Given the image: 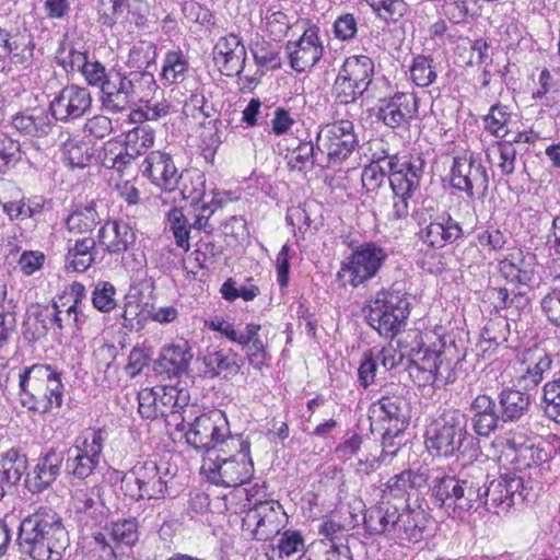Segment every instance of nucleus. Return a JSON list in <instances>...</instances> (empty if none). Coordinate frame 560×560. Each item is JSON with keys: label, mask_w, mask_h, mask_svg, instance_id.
Segmentation results:
<instances>
[{"label": "nucleus", "mask_w": 560, "mask_h": 560, "mask_svg": "<svg viewBox=\"0 0 560 560\" xmlns=\"http://www.w3.org/2000/svg\"><path fill=\"white\" fill-rule=\"evenodd\" d=\"M86 83L100 89V101L109 113H122L139 101H145L158 89L153 74L149 71H107L105 66L90 61L82 71Z\"/></svg>", "instance_id": "f257e3e1"}, {"label": "nucleus", "mask_w": 560, "mask_h": 560, "mask_svg": "<svg viewBox=\"0 0 560 560\" xmlns=\"http://www.w3.org/2000/svg\"><path fill=\"white\" fill-rule=\"evenodd\" d=\"M16 544L20 553L32 560H59L69 537L61 516L51 508L39 506L21 521Z\"/></svg>", "instance_id": "f03ea898"}, {"label": "nucleus", "mask_w": 560, "mask_h": 560, "mask_svg": "<svg viewBox=\"0 0 560 560\" xmlns=\"http://www.w3.org/2000/svg\"><path fill=\"white\" fill-rule=\"evenodd\" d=\"M201 474L213 485L237 487L249 481L254 475L249 442L242 436L231 438L224 447L205 456Z\"/></svg>", "instance_id": "7ed1b4c3"}, {"label": "nucleus", "mask_w": 560, "mask_h": 560, "mask_svg": "<svg viewBox=\"0 0 560 560\" xmlns=\"http://www.w3.org/2000/svg\"><path fill=\"white\" fill-rule=\"evenodd\" d=\"M470 470L469 478L443 476L433 480L432 495L440 502V508L452 512L454 516H460L471 509L482 508L486 475L480 467L472 466Z\"/></svg>", "instance_id": "20e7f679"}, {"label": "nucleus", "mask_w": 560, "mask_h": 560, "mask_svg": "<svg viewBox=\"0 0 560 560\" xmlns=\"http://www.w3.org/2000/svg\"><path fill=\"white\" fill-rule=\"evenodd\" d=\"M22 405L46 413L62 404V383L58 372L46 364H33L19 374Z\"/></svg>", "instance_id": "39448f33"}, {"label": "nucleus", "mask_w": 560, "mask_h": 560, "mask_svg": "<svg viewBox=\"0 0 560 560\" xmlns=\"http://www.w3.org/2000/svg\"><path fill=\"white\" fill-rule=\"evenodd\" d=\"M386 163L389 170L388 183L394 194L388 219L399 221L409 215V200L420 186L425 162L421 154H405L395 155Z\"/></svg>", "instance_id": "423d86ee"}, {"label": "nucleus", "mask_w": 560, "mask_h": 560, "mask_svg": "<svg viewBox=\"0 0 560 560\" xmlns=\"http://www.w3.org/2000/svg\"><path fill=\"white\" fill-rule=\"evenodd\" d=\"M369 325L381 336H396L409 315L408 299L399 292L380 291L363 308Z\"/></svg>", "instance_id": "0eeeda50"}, {"label": "nucleus", "mask_w": 560, "mask_h": 560, "mask_svg": "<svg viewBox=\"0 0 560 560\" xmlns=\"http://www.w3.org/2000/svg\"><path fill=\"white\" fill-rule=\"evenodd\" d=\"M171 479L167 468L154 460L137 463L121 478V490L132 500H162L167 494Z\"/></svg>", "instance_id": "6e6552de"}, {"label": "nucleus", "mask_w": 560, "mask_h": 560, "mask_svg": "<svg viewBox=\"0 0 560 560\" xmlns=\"http://www.w3.org/2000/svg\"><path fill=\"white\" fill-rule=\"evenodd\" d=\"M387 258L388 254L382 246L373 242L363 243L341 261L337 280L342 287L357 288L374 278Z\"/></svg>", "instance_id": "1a4fd4ad"}, {"label": "nucleus", "mask_w": 560, "mask_h": 560, "mask_svg": "<svg viewBox=\"0 0 560 560\" xmlns=\"http://www.w3.org/2000/svg\"><path fill=\"white\" fill-rule=\"evenodd\" d=\"M467 424V417L460 410H444L428 433L427 447L439 456H453L466 440Z\"/></svg>", "instance_id": "9d476101"}, {"label": "nucleus", "mask_w": 560, "mask_h": 560, "mask_svg": "<svg viewBox=\"0 0 560 560\" xmlns=\"http://www.w3.org/2000/svg\"><path fill=\"white\" fill-rule=\"evenodd\" d=\"M398 346L406 349L410 358L409 374L419 386L433 385L442 375V353L422 347L421 332L410 330L398 340Z\"/></svg>", "instance_id": "9b49d317"}, {"label": "nucleus", "mask_w": 560, "mask_h": 560, "mask_svg": "<svg viewBox=\"0 0 560 560\" xmlns=\"http://www.w3.org/2000/svg\"><path fill=\"white\" fill-rule=\"evenodd\" d=\"M236 436L231 434L226 416L221 410L196 417L185 432L186 442L194 448L203 451L205 456H209L211 451L224 447L225 442Z\"/></svg>", "instance_id": "f8f14e48"}, {"label": "nucleus", "mask_w": 560, "mask_h": 560, "mask_svg": "<svg viewBox=\"0 0 560 560\" xmlns=\"http://www.w3.org/2000/svg\"><path fill=\"white\" fill-rule=\"evenodd\" d=\"M106 433L102 429L89 428L79 435L67 452L66 470L80 480L86 479L100 465Z\"/></svg>", "instance_id": "ddd939ff"}, {"label": "nucleus", "mask_w": 560, "mask_h": 560, "mask_svg": "<svg viewBox=\"0 0 560 560\" xmlns=\"http://www.w3.org/2000/svg\"><path fill=\"white\" fill-rule=\"evenodd\" d=\"M450 183L469 198L483 199L489 188V176L481 159L474 153H465L453 159Z\"/></svg>", "instance_id": "4468645a"}, {"label": "nucleus", "mask_w": 560, "mask_h": 560, "mask_svg": "<svg viewBox=\"0 0 560 560\" xmlns=\"http://www.w3.org/2000/svg\"><path fill=\"white\" fill-rule=\"evenodd\" d=\"M358 145V137L351 120L340 119L320 128L316 137V148L329 162L346 160Z\"/></svg>", "instance_id": "2eb2a0df"}, {"label": "nucleus", "mask_w": 560, "mask_h": 560, "mask_svg": "<svg viewBox=\"0 0 560 560\" xmlns=\"http://www.w3.org/2000/svg\"><path fill=\"white\" fill-rule=\"evenodd\" d=\"M527 495V488L521 477L504 475L488 485L483 479L482 508L488 512H506L515 504L516 499L524 501Z\"/></svg>", "instance_id": "dca6fc26"}, {"label": "nucleus", "mask_w": 560, "mask_h": 560, "mask_svg": "<svg viewBox=\"0 0 560 560\" xmlns=\"http://www.w3.org/2000/svg\"><path fill=\"white\" fill-rule=\"evenodd\" d=\"M373 416L383 423V444L394 446L392 440L398 436L408 425L409 402L402 394L384 395L371 407Z\"/></svg>", "instance_id": "f3484780"}, {"label": "nucleus", "mask_w": 560, "mask_h": 560, "mask_svg": "<svg viewBox=\"0 0 560 560\" xmlns=\"http://www.w3.org/2000/svg\"><path fill=\"white\" fill-rule=\"evenodd\" d=\"M281 505L276 501H260L249 509L243 520L242 529L250 538L267 540L280 532Z\"/></svg>", "instance_id": "a211bd4d"}, {"label": "nucleus", "mask_w": 560, "mask_h": 560, "mask_svg": "<svg viewBox=\"0 0 560 560\" xmlns=\"http://www.w3.org/2000/svg\"><path fill=\"white\" fill-rule=\"evenodd\" d=\"M91 106L90 91L86 88L70 84L50 102L49 110L56 120L68 121L82 117Z\"/></svg>", "instance_id": "6ab92c4d"}, {"label": "nucleus", "mask_w": 560, "mask_h": 560, "mask_svg": "<svg viewBox=\"0 0 560 560\" xmlns=\"http://www.w3.org/2000/svg\"><path fill=\"white\" fill-rule=\"evenodd\" d=\"M319 28L315 25L304 31L296 42L287 44L291 67L303 72L315 66L323 57L324 46L319 39Z\"/></svg>", "instance_id": "aec40b11"}, {"label": "nucleus", "mask_w": 560, "mask_h": 560, "mask_svg": "<svg viewBox=\"0 0 560 560\" xmlns=\"http://www.w3.org/2000/svg\"><path fill=\"white\" fill-rule=\"evenodd\" d=\"M213 60L226 77L238 75L246 61V48L235 34L221 37L213 48Z\"/></svg>", "instance_id": "412c9836"}, {"label": "nucleus", "mask_w": 560, "mask_h": 560, "mask_svg": "<svg viewBox=\"0 0 560 560\" xmlns=\"http://www.w3.org/2000/svg\"><path fill=\"white\" fill-rule=\"evenodd\" d=\"M143 176L161 189L172 191L178 182V171L172 156L162 151H151L141 164Z\"/></svg>", "instance_id": "4be33fe9"}, {"label": "nucleus", "mask_w": 560, "mask_h": 560, "mask_svg": "<svg viewBox=\"0 0 560 560\" xmlns=\"http://www.w3.org/2000/svg\"><path fill=\"white\" fill-rule=\"evenodd\" d=\"M175 188H178L182 198L190 200L191 205H199L200 210L213 213L219 207L213 195L206 192V176L198 168L183 171L178 175V182Z\"/></svg>", "instance_id": "5701e85b"}, {"label": "nucleus", "mask_w": 560, "mask_h": 560, "mask_svg": "<svg viewBox=\"0 0 560 560\" xmlns=\"http://www.w3.org/2000/svg\"><path fill=\"white\" fill-rule=\"evenodd\" d=\"M560 376V355L545 350H535L526 358V369L521 381L526 387H536L542 380Z\"/></svg>", "instance_id": "b1692460"}, {"label": "nucleus", "mask_w": 560, "mask_h": 560, "mask_svg": "<svg viewBox=\"0 0 560 560\" xmlns=\"http://www.w3.org/2000/svg\"><path fill=\"white\" fill-rule=\"evenodd\" d=\"M418 98L412 93H396L378 108L377 117L389 128L408 124L417 116Z\"/></svg>", "instance_id": "393cba45"}, {"label": "nucleus", "mask_w": 560, "mask_h": 560, "mask_svg": "<svg viewBox=\"0 0 560 560\" xmlns=\"http://www.w3.org/2000/svg\"><path fill=\"white\" fill-rule=\"evenodd\" d=\"M420 240L432 248H442L463 236V229L448 213H442L419 232Z\"/></svg>", "instance_id": "a878e982"}, {"label": "nucleus", "mask_w": 560, "mask_h": 560, "mask_svg": "<svg viewBox=\"0 0 560 560\" xmlns=\"http://www.w3.org/2000/svg\"><path fill=\"white\" fill-rule=\"evenodd\" d=\"M0 47L10 55L14 63L27 66L33 59L35 43L32 34L25 28H0Z\"/></svg>", "instance_id": "bb28decb"}, {"label": "nucleus", "mask_w": 560, "mask_h": 560, "mask_svg": "<svg viewBox=\"0 0 560 560\" xmlns=\"http://www.w3.org/2000/svg\"><path fill=\"white\" fill-rule=\"evenodd\" d=\"M62 453L56 448H49L39 459L32 474L26 477V485L32 492H40L48 488L59 476Z\"/></svg>", "instance_id": "cd10ccee"}, {"label": "nucleus", "mask_w": 560, "mask_h": 560, "mask_svg": "<svg viewBox=\"0 0 560 560\" xmlns=\"http://www.w3.org/2000/svg\"><path fill=\"white\" fill-rule=\"evenodd\" d=\"M535 256L521 250L510 254L500 261V272L510 282L529 287L535 277Z\"/></svg>", "instance_id": "c85d7f7f"}, {"label": "nucleus", "mask_w": 560, "mask_h": 560, "mask_svg": "<svg viewBox=\"0 0 560 560\" xmlns=\"http://www.w3.org/2000/svg\"><path fill=\"white\" fill-rule=\"evenodd\" d=\"M136 241V235L127 222L113 221L105 223L98 231V244L110 254L128 250Z\"/></svg>", "instance_id": "c756f323"}, {"label": "nucleus", "mask_w": 560, "mask_h": 560, "mask_svg": "<svg viewBox=\"0 0 560 560\" xmlns=\"http://www.w3.org/2000/svg\"><path fill=\"white\" fill-rule=\"evenodd\" d=\"M398 508L389 502L382 501L365 511L363 524L372 535L393 533L398 522Z\"/></svg>", "instance_id": "7c9ffc66"}, {"label": "nucleus", "mask_w": 560, "mask_h": 560, "mask_svg": "<svg viewBox=\"0 0 560 560\" xmlns=\"http://www.w3.org/2000/svg\"><path fill=\"white\" fill-rule=\"evenodd\" d=\"M68 244L66 255L67 268L77 272H84L95 261V240L88 236L78 238L69 237Z\"/></svg>", "instance_id": "2f4dec72"}, {"label": "nucleus", "mask_w": 560, "mask_h": 560, "mask_svg": "<svg viewBox=\"0 0 560 560\" xmlns=\"http://www.w3.org/2000/svg\"><path fill=\"white\" fill-rule=\"evenodd\" d=\"M192 358L191 347L184 338H178L171 345L165 346L160 354L163 368L174 375L185 373Z\"/></svg>", "instance_id": "473e14b6"}, {"label": "nucleus", "mask_w": 560, "mask_h": 560, "mask_svg": "<svg viewBox=\"0 0 560 560\" xmlns=\"http://www.w3.org/2000/svg\"><path fill=\"white\" fill-rule=\"evenodd\" d=\"M339 73L365 92L373 80L374 62L364 55L351 56L345 60Z\"/></svg>", "instance_id": "72a5a7b5"}, {"label": "nucleus", "mask_w": 560, "mask_h": 560, "mask_svg": "<svg viewBox=\"0 0 560 560\" xmlns=\"http://www.w3.org/2000/svg\"><path fill=\"white\" fill-rule=\"evenodd\" d=\"M12 126L25 136L43 138L51 130V118L45 110L34 109L14 115Z\"/></svg>", "instance_id": "f704fd0d"}, {"label": "nucleus", "mask_w": 560, "mask_h": 560, "mask_svg": "<svg viewBox=\"0 0 560 560\" xmlns=\"http://www.w3.org/2000/svg\"><path fill=\"white\" fill-rule=\"evenodd\" d=\"M499 405L502 421H517L529 409V395L518 389L505 388L499 395Z\"/></svg>", "instance_id": "c9c22d12"}, {"label": "nucleus", "mask_w": 560, "mask_h": 560, "mask_svg": "<svg viewBox=\"0 0 560 560\" xmlns=\"http://www.w3.org/2000/svg\"><path fill=\"white\" fill-rule=\"evenodd\" d=\"M27 468L26 456L16 448L7 451L0 460V480L3 485H16Z\"/></svg>", "instance_id": "e433bc0d"}, {"label": "nucleus", "mask_w": 560, "mask_h": 560, "mask_svg": "<svg viewBox=\"0 0 560 560\" xmlns=\"http://www.w3.org/2000/svg\"><path fill=\"white\" fill-rule=\"evenodd\" d=\"M505 446L514 453L513 460L523 468L544 463L547 454L532 442L518 443L514 438L505 440Z\"/></svg>", "instance_id": "4c0bfd02"}, {"label": "nucleus", "mask_w": 560, "mask_h": 560, "mask_svg": "<svg viewBox=\"0 0 560 560\" xmlns=\"http://www.w3.org/2000/svg\"><path fill=\"white\" fill-rule=\"evenodd\" d=\"M509 334L510 326L506 317L498 316L491 318L481 330L479 346L483 351L494 350L498 346L508 340Z\"/></svg>", "instance_id": "58836bf2"}, {"label": "nucleus", "mask_w": 560, "mask_h": 560, "mask_svg": "<svg viewBox=\"0 0 560 560\" xmlns=\"http://www.w3.org/2000/svg\"><path fill=\"white\" fill-rule=\"evenodd\" d=\"M100 223V217L92 207L72 212L66 219V228L75 238L83 237L91 233Z\"/></svg>", "instance_id": "ea45409f"}, {"label": "nucleus", "mask_w": 560, "mask_h": 560, "mask_svg": "<svg viewBox=\"0 0 560 560\" xmlns=\"http://www.w3.org/2000/svg\"><path fill=\"white\" fill-rule=\"evenodd\" d=\"M424 481L421 475H417L411 470H404L383 485L382 498L383 500L387 497L402 498L409 489L421 487Z\"/></svg>", "instance_id": "a19ab883"}, {"label": "nucleus", "mask_w": 560, "mask_h": 560, "mask_svg": "<svg viewBox=\"0 0 560 560\" xmlns=\"http://www.w3.org/2000/svg\"><path fill=\"white\" fill-rule=\"evenodd\" d=\"M203 363L212 376H218L225 372L228 374H236L238 372L237 354L231 350L209 351L203 357Z\"/></svg>", "instance_id": "79ce46f5"}, {"label": "nucleus", "mask_w": 560, "mask_h": 560, "mask_svg": "<svg viewBox=\"0 0 560 560\" xmlns=\"http://www.w3.org/2000/svg\"><path fill=\"white\" fill-rule=\"evenodd\" d=\"M188 71V61L179 50L168 51L164 58L162 80L165 84L182 83Z\"/></svg>", "instance_id": "37998d69"}, {"label": "nucleus", "mask_w": 560, "mask_h": 560, "mask_svg": "<svg viewBox=\"0 0 560 560\" xmlns=\"http://www.w3.org/2000/svg\"><path fill=\"white\" fill-rule=\"evenodd\" d=\"M107 529L116 544L128 547L135 546L140 537L139 522L135 517L113 522Z\"/></svg>", "instance_id": "c03bdc74"}, {"label": "nucleus", "mask_w": 560, "mask_h": 560, "mask_svg": "<svg viewBox=\"0 0 560 560\" xmlns=\"http://www.w3.org/2000/svg\"><path fill=\"white\" fill-rule=\"evenodd\" d=\"M319 155L323 154L312 141L301 142L288 156V165L291 170L305 171L320 160Z\"/></svg>", "instance_id": "a18cd8bd"}, {"label": "nucleus", "mask_w": 560, "mask_h": 560, "mask_svg": "<svg viewBox=\"0 0 560 560\" xmlns=\"http://www.w3.org/2000/svg\"><path fill=\"white\" fill-rule=\"evenodd\" d=\"M74 506L78 512L95 516L103 505L101 500V488L83 487L75 489L73 495Z\"/></svg>", "instance_id": "49530a36"}, {"label": "nucleus", "mask_w": 560, "mask_h": 560, "mask_svg": "<svg viewBox=\"0 0 560 560\" xmlns=\"http://www.w3.org/2000/svg\"><path fill=\"white\" fill-rule=\"evenodd\" d=\"M393 156L394 155L378 159V161L372 162L363 168L361 180L363 187L368 191H375L384 183L388 182L389 175L386 174L385 166L388 168L386 162L389 161Z\"/></svg>", "instance_id": "de8ad7c7"}, {"label": "nucleus", "mask_w": 560, "mask_h": 560, "mask_svg": "<svg viewBox=\"0 0 560 560\" xmlns=\"http://www.w3.org/2000/svg\"><path fill=\"white\" fill-rule=\"evenodd\" d=\"M410 77L418 86L431 85L438 78L434 61L425 56H417L410 67Z\"/></svg>", "instance_id": "09e8293b"}, {"label": "nucleus", "mask_w": 560, "mask_h": 560, "mask_svg": "<svg viewBox=\"0 0 560 560\" xmlns=\"http://www.w3.org/2000/svg\"><path fill=\"white\" fill-rule=\"evenodd\" d=\"M167 224L176 241V245L188 250L190 223L178 208H173L167 213Z\"/></svg>", "instance_id": "8fccbe9b"}, {"label": "nucleus", "mask_w": 560, "mask_h": 560, "mask_svg": "<svg viewBox=\"0 0 560 560\" xmlns=\"http://www.w3.org/2000/svg\"><path fill=\"white\" fill-rule=\"evenodd\" d=\"M21 158L20 142L0 130V174L14 167Z\"/></svg>", "instance_id": "3c124183"}, {"label": "nucleus", "mask_w": 560, "mask_h": 560, "mask_svg": "<svg viewBox=\"0 0 560 560\" xmlns=\"http://www.w3.org/2000/svg\"><path fill=\"white\" fill-rule=\"evenodd\" d=\"M154 131L147 126H139L126 133L125 145L137 156L154 144Z\"/></svg>", "instance_id": "603ef678"}, {"label": "nucleus", "mask_w": 560, "mask_h": 560, "mask_svg": "<svg viewBox=\"0 0 560 560\" xmlns=\"http://www.w3.org/2000/svg\"><path fill=\"white\" fill-rule=\"evenodd\" d=\"M393 534L398 538L407 541H418L421 537V529L419 528L415 512L409 508H402L398 510V522L394 528Z\"/></svg>", "instance_id": "864d4df0"}, {"label": "nucleus", "mask_w": 560, "mask_h": 560, "mask_svg": "<svg viewBox=\"0 0 560 560\" xmlns=\"http://www.w3.org/2000/svg\"><path fill=\"white\" fill-rule=\"evenodd\" d=\"M510 113L508 107L501 104L491 106L489 114L485 117V128L498 138H503L508 135V122L510 120Z\"/></svg>", "instance_id": "5fc2aeb1"}, {"label": "nucleus", "mask_w": 560, "mask_h": 560, "mask_svg": "<svg viewBox=\"0 0 560 560\" xmlns=\"http://www.w3.org/2000/svg\"><path fill=\"white\" fill-rule=\"evenodd\" d=\"M160 387L143 388L138 394V411L142 418L158 419L163 410L160 409Z\"/></svg>", "instance_id": "6e6d98bb"}, {"label": "nucleus", "mask_w": 560, "mask_h": 560, "mask_svg": "<svg viewBox=\"0 0 560 560\" xmlns=\"http://www.w3.org/2000/svg\"><path fill=\"white\" fill-rule=\"evenodd\" d=\"M137 158L138 156L125 145V150L117 154H113V152L106 153L102 163L103 166L117 171L121 176L125 174L133 175V164Z\"/></svg>", "instance_id": "4d7b16f0"}, {"label": "nucleus", "mask_w": 560, "mask_h": 560, "mask_svg": "<svg viewBox=\"0 0 560 560\" xmlns=\"http://www.w3.org/2000/svg\"><path fill=\"white\" fill-rule=\"evenodd\" d=\"M66 162L71 167L83 168L91 163L92 156L88 152L85 143L75 139H69L63 144Z\"/></svg>", "instance_id": "13d9d810"}, {"label": "nucleus", "mask_w": 560, "mask_h": 560, "mask_svg": "<svg viewBox=\"0 0 560 560\" xmlns=\"http://www.w3.org/2000/svg\"><path fill=\"white\" fill-rule=\"evenodd\" d=\"M358 88L338 72L332 86V93L336 101L340 104H353L364 94V91Z\"/></svg>", "instance_id": "bf43d9fd"}, {"label": "nucleus", "mask_w": 560, "mask_h": 560, "mask_svg": "<svg viewBox=\"0 0 560 560\" xmlns=\"http://www.w3.org/2000/svg\"><path fill=\"white\" fill-rule=\"evenodd\" d=\"M160 409L163 413L160 417L164 418L176 408L183 409L187 407L188 396L186 393L179 392L174 387H160Z\"/></svg>", "instance_id": "052dcab7"}, {"label": "nucleus", "mask_w": 560, "mask_h": 560, "mask_svg": "<svg viewBox=\"0 0 560 560\" xmlns=\"http://www.w3.org/2000/svg\"><path fill=\"white\" fill-rule=\"evenodd\" d=\"M116 289L109 282H98L93 291L92 303L101 312L107 313L116 306Z\"/></svg>", "instance_id": "680f3d73"}, {"label": "nucleus", "mask_w": 560, "mask_h": 560, "mask_svg": "<svg viewBox=\"0 0 560 560\" xmlns=\"http://www.w3.org/2000/svg\"><path fill=\"white\" fill-rule=\"evenodd\" d=\"M542 400L546 413L557 419L560 417V376L547 382L542 387Z\"/></svg>", "instance_id": "e2e57ef3"}, {"label": "nucleus", "mask_w": 560, "mask_h": 560, "mask_svg": "<svg viewBox=\"0 0 560 560\" xmlns=\"http://www.w3.org/2000/svg\"><path fill=\"white\" fill-rule=\"evenodd\" d=\"M369 5L384 19L398 20L407 11L404 0H365Z\"/></svg>", "instance_id": "0e129e2a"}, {"label": "nucleus", "mask_w": 560, "mask_h": 560, "mask_svg": "<svg viewBox=\"0 0 560 560\" xmlns=\"http://www.w3.org/2000/svg\"><path fill=\"white\" fill-rule=\"evenodd\" d=\"M497 152L499 154V163L502 174L511 175L515 170L516 163V148L510 140L498 142Z\"/></svg>", "instance_id": "69168bd1"}, {"label": "nucleus", "mask_w": 560, "mask_h": 560, "mask_svg": "<svg viewBox=\"0 0 560 560\" xmlns=\"http://www.w3.org/2000/svg\"><path fill=\"white\" fill-rule=\"evenodd\" d=\"M267 31L275 40L284 37L291 27L288 15L281 11H273L266 16Z\"/></svg>", "instance_id": "338daca9"}, {"label": "nucleus", "mask_w": 560, "mask_h": 560, "mask_svg": "<svg viewBox=\"0 0 560 560\" xmlns=\"http://www.w3.org/2000/svg\"><path fill=\"white\" fill-rule=\"evenodd\" d=\"M357 32V20L351 13L341 14L334 22V35L339 40H350L355 37Z\"/></svg>", "instance_id": "774afa93"}]
</instances>
